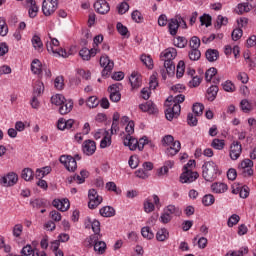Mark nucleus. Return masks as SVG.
<instances>
[{
    "mask_svg": "<svg viewBox=\"0 0 256 256\" xmlns=\"http://www.w3.org/2000/svg\"><path fill=\"white\" fill-rule=\"evenodd\" d=\"M213 193H225L229 187L223 182H216L211 185Z\"/></svg>",
    "mask_w": 256,
    "mask_h": 256,
    "instance_id": "nucleus-22",
    "label": "nucleus"
},
{
    "mask_svg": "<svg viewBox=\"0 0 256 256\" xmlns=\"http://www.w3.org/2000/svg\"><path fill=\"white\" fill-rule=\"evenodd\" d=\"M156 239L160 242L167 241V239H169V230H167L166 228L158 230V232L156 233Z\"/></svg>",
    "mask_w": 256,
    "mask_h": 256,
    "instance_id": "nucleus-29",
    "label": "nucleus"
},
{
    "mask_svg": "<svg viewBox=\"0 0 256 256\" xmlns=\"http://www.w3.org/2000/svg\"><path fill=\"white\" fill-rule=\"evenodd\" d=\"M31 71L34 75H41V61L39 59H34L31 63Z\"/></svg>",
    "mask_w": 256,
    "mask_h": 256,
    "instance_id": "nucleus-32",
    "label": "nucleus"
},
{
    "mask_svg": "<svg viewBox=\"0 0 256 256\" xmlns=\"http://www.w3.org/2000/svg\"><path fill=\"white\" fill-rule=\"evenodd\" d=\"M46 48L48 53H52L53 55H56L58 57H64L67 58L69 57V55H71V53H67V50L60 48V49H54L53 46L51 44H46Z\"/></svg>",
    "mask_w": 256,
    "mask_h": 256,
    "instance_id": "nucleus-16",
    "label": "nucleus"
},
{
    "mask_svg": "<svg viewBox=\"0 0 256 256\" xmlns=\"http://www.w3.org/2000/svg\"><path fill=\"white\" fill-rule=\"evenodd\" d=\"M241 153H243V147L240 142L234 141L230 146V159L232 161H237L239 157H241Z\"/></svg>",
    "mask_w": 256,
    "mask_h": 256,
    "instance_id": "nucleus-11",
    "label": "nucleus"
},
{
    "mask_svg": "<svg viewBox=\"0 0 256 256\" xmlns=\"http://www.w3.org/2000/svg\"><path fill=\"white\" fill-rule=\"evenodd\" d=\"M31 41L36 51H41L43 49V41H41V37L34 35Z\"/></svg>",
    "mask_w": 256,
    "mask_h": 256,
    "instance_id": "nucleus-35",
    "label": "nucleus"
},
{
    "mask_svg": "<svg viewBox=\"0 0 256 256\" xmlns=\"http://www.w3.org/2000/svg\"><path fill=\"white\" fill-rule=\"evenodd\" d=\"M141 234H142V237H144V239H153V237H155V234H153V231H151V228L149 227H143L141 229Z\"/></svg>",
    "mask_w": 256,
    "mask_h": 256,
    "instance_id": "nucleus-46",
    "label": "nucleus"
},
{
    "mask_svg": "<svg viewBox=\"0 0 256 256\" xmlns=\"http://www.w3.org/2000/svg\"><path fill=\"white\" fill-rule=\"evenodd\" d=\"M82 151L84 155H94L97 151V144L93 140H85L82 145Z\"/></svg>",
    "mask_w": 256,
    "mask_h": 256,
    "instance_id": "nucleus-12",
    "label": "nucleus"
},
{
    "mask_svg": "<svg viewBox=\"0 0 256 256\" xmlns=\"http://www.w3.org/2000/svg\"><path fill=\"white\" fill-rule=\"evenodd\" d=\"M94 9L100 15H106L108 11H111V7L105 0H97L94 3Z\"/></svg>",
    "mask_w": 256,
    "mask_h": 256,
    "instance_id": "nucleus-13",
    "label": "nucleus"
},
{
    "mask_svg": "<svg viewBox=\"0 0 256 256\" xmlns=\"http://www.w3.org/2000/svg\"><path fill=\"white\" fill-rule=\"evenodd\" d=\"M116 29L118 33L122 35V37H129V29H127V27L123 25V23L118 22L116 24Z\"/></svg>",
    "mask_w": 256,
    "mask_h": 256,
    "instance_id": "nucleus-42",
    "label": "nucleus"
},
{
    "mask_svg": "<svg viewBox=\"0 0 256 256\" xmlns=\"http://www.w3.org/2000/svg\"><path fill=\"white\" fill-rule=\"evenodd\" d=\"M243 253H249V248H241L239 251H232L231 253H227L225 256H243Z\"/></svg>",
    "mask_w": 256,
    "mask_h": 256,
    "instance_id": "nucleus-64",
    "label": "nucleus"
},
{
    "mask_svg": "<svg viewBox=\"0 0 256 256\" xmlns=\"http://www.w3.org/2000/svg\"><path fill=\"white\" fill-rule=\"evenodd\" d=\"M100 66L103 67L102 77H108V75H111V71H113L115 63L109 59V56H101Z\"/></svg>",
    "mask_w": 256,
    "mask_h": 256,
    "instance_id": "nucleus-7",
    "label": "nucleus"
},
{
    "mask_svg": "<svg viewBox=\"0 0 256 256\" xmlns=\"http://www.w3.org/2000/svg\"><path fill=\"white\" fill-rule=\"evenodd\" d=\"M238 169L241 171V174L243 177H251L253 175V162L251 159L246 158L241 161V163L238 165Z\"/></svg>",
    "mask_w": 256,
    "mask_h": 256,
    "instance_id": "nucleus-9",
    "label": "nucleus"
},
{
    "mask_svg": "<svg viewBox=\"0 0 256 256\" xmlns=\"http://www.w3.org/2000/svg\"><path fill=\"white\" fill-rule=\"evenodd\" d=\"M43 91H45V85L43 82L37 81L34 86L33 96L40 97Z\"/></svg>",
    "mask_w": 256,
    "mask_h": 256,
    "instance_id": "nucleus-33",
    "label": "nucleus"
},
{
    "mask_svg": "<svg viewBox=\"0 0 256 256\" xmlns=\"http://www.w3.org/2000/svg\"><path fill=\"white\" fill-rule=\"evenodd\" d=\"M189 45L191 49H199V47H201V39L197 36H193L190 39Z\"/></svg>",
    "mask_w": 256,
    "mask_h": 256,
    "instance_id": "nucleus-52",
    "label": "nucleus"
},
{
    "mask_svg": "<svg viewBox=\"0 0 256 256\" xmlns=\"http://www.w3.org/2000/svg\"><path fill=\"white\" fill-rule=\"evenodd\" d=\"M30 205L34 209H41V207H45V200L36 198V199L30 201Z\"/></svg>",
    "mask_w": 256,
    "mask_h": 256,
    "instance_id": "nucleus-47",
    "label": "nucleus"
},
{
    "mask_svg": "<svg viewBox=\"0 0 256 256\" xmlns=\"http://www.w3.org/2000/svg\"><path fill=\"white\" fill-rule=\"evenodd\" d=\"M60 115H67L73 111V100H65L64 103L59 107Z\"/></svg>",
    "mask_w": 256,
    "mask_h": 256,
    "instance_id": "nucleus-19",
    "label": "nucleus"
},
{
    "mask_svg": "<svg viewBox=\"0 0 256 256\" xmlns=\"http://www.w3.org/2000/svg\"><path fill=\"white\" fill-rule=\"evenodd\" d=\"M206 59L210 63H214V61H217L219 59V51L215 49H208L206 51Z\"/></svg>",
    "mask_w": 256,
    "mask_h": 256,
    "instance_id": "nucleus-25",
    "label": "nucleus"
},
{
    "mask_svg": "<svg viewBox=\"0 0 256 256\" xmlns=\"http://www.w3.org/2000/svg\"><path fill=\"white\" fill-rule=\"evenodd\" d=\"M21 177L24 181H33V170L31 168H24Z\"/></svg>",
    "mask_w": 256,
    "mask_h": 256,
    "instance_id": "nucleus-39",
    "label": "nucleus"
},
{
    "mask_svg": "<svg viewBox=\"0 0 256 256\" xmlns=\"http://www.w3.org/2000/svg\"><path fill=\"white\" fill-rule=\"evenodd\" d=\"M165 107H168L165 110V117L167 121H173V119H177L181 115V105L180 104H170L165 102Z\"/></svg>",
    "mask_w": 256,
    "mask_h": 256,
    "instance_id": "nucleus-4",
    "label": "nucleus"
},
{
    "mask_svg": "<svg viewBox=\"0 0 256 256\" xmlns=\"http://www.w3.org/2000/svg\"><path fill=\"white\" fill-rule=\"evenodd\" d=\"M131 17L135 23H142L143 22V15L139 10H135L132 12Z\"/></svg>",
    "mask_w": 256,
    "mask_h": 256,
    "instance_id": "nucleus-62",
    "label": "nucleus"
},
{
    "mask_svg": "<svg viewBox=\"0 0 256 256\" xmlns=\"http://www.w3.org/2000/svg\"><path fill=\"white\" fill-rule=\"evenodd\" d=\"M204 109H205V106L201 103H195L192 106V111L196 115V117H201V115H203Z\"/></svg>",
    "mask_w": 256,
    "mask_h": 256,
    "instance_id": "nucleus-41",
    "label": "nucleus"
},
{
    "mask_svg": "<svg viewBox=\"0 0 256 256\" xmlns=\"http://www.w3.org/2000/svg\"><path fill=\"white\" fill-rule=\"evenodd\" d=\"M132 89H139L141 87V75L133 72L129 78Z\"/></svg>",
    "mask_w": 256,
    "mask_h": 256,
    "instance_id": "nucleus-21",
    "label": "nucleus"
},
{
    "mask_svg": "<svg viewBox=\"0 0 256 256\" xmlns=\"http://www.w3.org/2000/svg\"><path fill=\"white\" fill-rule=\"evenodd\" d=\"M211 147L217 149V151H222V149H225V140L215 138L212 140Z\"/></svg>",
    "mask_w": 256,
    "mask_h": 256,
    "instance_id": "nucleus-38",
    "label": "nucleus"
},
{
    "mask_svg": "<svg viewBox=\"0 0 256 256\" xmlns=\"http://www.w3.org/2000/svg\"><path fill=\"white\" fill-rule=\"evenodd\" d=\"M57 7H59L57 0H44L42 3V11L45 17L53 15V13L57 11Z\"/></svg>",
    "mask_w": 256,
    "mask_h": 256,
    "instance_id": "nucleus-8",
    "label": "nucleus"
},
{
    "mask_svg": "<svg viewBox=\"0 0 256 256\" xmlns=\"http://www.w3.org/2000/svg\"><path fill=\"white\" fill-rule=\"evenodd\" d=\"M49 173H51L50 166L43 167L42 169H37L36 170V179H43V177L49 175Z\"/></svg>",
    "mask_w": 256,
    "mask_h": 256,
    "instance_id": "nucleus-36",
    "label": "nucleus"
},
{
    "mask_svg": "<svg viewBox=\"0 0 256 256\" xmlns=\"http://www.w3.org/2000/svg\"><path fill=\"white\" fill-rule=\"evenodd\" d=\"M217 75V68L212 67L208 69L205 73V79L208 83H210L211 79H213Z\"/></svg>",
    "mask_w": 256,
    "mask_h": 256,
    "instance_id": "nucleus-51",
    "label": "nucleus"
},
{
    "mask_svg": "<svg viewBox=\"0 0 256 256\" xmlns=\"http://www.w3.org/2000/svg\"><path fill=\"white\" fill-rule=\"evenodd\" d=\"M183 173L180 175V183H193L199 179V173L188 169L187 166L183 167Z\"/></svg>",
    "mask_w": 256,
    "mask_h": 256,
    "instance_id": "nucleus-6",
    "label": "nucleus"
},
{
    "mask_svg": "<svg viewBox=\"0 0 256 256\" xmlns=\"http://www.w3.org/2000/svg\"><path fill=\"white\" fill-rule=\"evenodd\" d=\"M175 57H177V49L175 48H167L160 54L168 75H175V62H173Z\"/></svg>",
    "mask_w": 256,
    "mask_h": 256,
    "instance_id": "nucleus-1",
    "label": "nucleus"
},
{
    "mask_svg": "<svg viewBox=\"0 0 256 256\" xmlns=\"http://www.w3.org/2000/svg\"><path fill=\"white\" fill-rule=\"evenodd\" d=\"M100 215L102 217H114L115 208H113L111 206H104L100 209Z\"/></svg>",
    "mask_w": 256,
    "mask_h": 256,
    "instance_id": "nucleus-28",
    "label": "nucleus"
},
{
    "mask_svg": "<svg viewBox=\"0 0 256 256\" xmlns=\"http://www.w3.org/2000/svg\"><path fill=\"white\" fill-rule=\"evenodd\" d=\"M190 61H199L201 59V51L199 48H191V51L188 53Z\"/></svg>",
    "mask_w": 256,
    "mask_h": 256,
    "instance_id": "nucleus-34",
    "label": "nucleus"
},
{
    "mask_svg": "<svg viewBox=\"0 0 256 256\" xmlns=\"http://www.w3.org/2000/svg\"><path fill=\"white\" fill-rule=\"evenodd\" d=\"M222 87L224 89V91H226L227 93H233L235 92V84H233V82H231L230 80H227L226 82H224L222 84Z\"/></svg>",
    "mask_w": 256,
    "mask_h": 256,
    "instance_id": "nucleus-50",
    "label": "nucleus"
},
{
    "mask_svg": "<svg viewBox=\"0 0 256 256\" xmlns=\"http://www.w3.org/2000/svg\"><path fill=\"white\" fill-rule=\"evenodd\" d=\"M59 161L67 171L75 173L77 171V161H81V156L79 154H76L74 157L71 155H61Z\"/></svg>",
    "mask_w": 256,
    "mask_h": 256,
    "instance_id": "nucleus-3",
    "label": "nucleus"
},
{
    "mask_svg": "<svg viewBox=\"0 0 256 256\" xmlns=\"http://www.w3.org/2000/svg\"><path fill=\"white\" fill-rule=\"evenodd\" d=\"M9 33V27L7 26V22L5 18L0 17V35L1 37H5Z\"/></svg>",
    "mask_w": 256,
    "mask_h": 256,
    "instance_id": "nucleus-40",
    "label": "nucleus"
},
{
    "mask_svg": "<svg viewBox=\"0 0 256 256\" xmlns=\"http://www.w3.org/2000/svg\"><path fill=\"white\" fill-rule=\"evenodd\" d=\"M202 203L203 205H205V207H209L213 205V203H215V196H213V194H206L202 198Z\"/></svg>",
    "mask_w": 256,
    "mask_h": 256,
    "instance_id": "nucleus-45",
    "label": "nucleus"
},
{
    "mask_svg": "<svg viewBox=\"0 0 256 256\" xmlns=\"http://www.w3.org/2000/svg\"><path fill=\"white\" fill-rule=\"evenodd\" d=\"M94 251L99 253V255H103L105 253V249H107V244L104 241L96 242L94 245Z\"/></svg>",
    "mask_w": 256,
    "mask_h": 256,
    "instance_id": "nucleus-37",
    "label": "nucleus"
},
{
    "mask_svg": "<svg viewBox=\"0 0 256 256\" xmlns=\"http://www.w3.org/2000/svg\"><path fill=\"white\" fill-rule=\"evenodd\" d=\"M13 236L16 238L21 237L23 233V224H16L12 229Z\"/></svg>",
    "mask_w": 256,
    "mask_h": 256,
    "instance_id": "nucleus-55",
    "label": "nucleus"
},
{
    "mask_svg": "<svg viewBox=\"0 0 256 256\" xmlns=\"http://www.w3.org/2000/svg\"><path fill=\"white\" fill-rule=\"evenodd\" d=\"M87 107L90 109H95V107H98L99 105V100L95 96H90L88 100L86 101Z\"/></svg>",
    "mask_w": 256,
    "mask_h": 256,
    "instance_id": "nucleus-48",
    "label": "nucleus"
},
{
    "mask_svg": "<svg viewBox=\"0 0 256 256\" xmlns=\"http://www.w3.org/2000/svg\"><path fill=\"white\" fill-rule=\"evenodd\" d=\"M187 123L190 127H197V123H199V120H197V117H195L193 113H188Z\"/></svg>",
    "mask_w": 256,
    "mask_h": 256,
    "instance_id": "nucleus-56",
    "label": "nucleus"
},
{
    "mask_svg": "<svg viewBox=\"0 0 256 256\" xmlns=\"http://www.w3.org/2000/svg\"><path fill=\"white\" fill-rule=\"evenodd\" d=\"M64 85L65 84H64L63 76H58L55 78V80H54L55 89H58V91H61V89H63Z\"/></svg>",
    "mask_w": 256,
    "mask_h": 256,
    "instance_id": "nucleus-61",
    "label": "nucleus"
},
{
    "mask_svg": "<svg viewBox=\"0 0 256 256\" xmlns=\"http://www.w3.org/2000/svg\"><path fill=\"white\" fill-rule=\"evenodd\" d=\"M123 143L125 147H129L130 151H135L139 145V141L131 135H126Z\"/></svg>",
    "mask_w": 256,
    "mask_h": 256,
    "instance_id": "nucleus-17",
    "label": "nucleus"
},
{
    "mask_svg": "<svg viewBox=\"0 0 256 256\" xmlns=\"http://www.w3.org/2000/svg\"><path fill=\"white\" fill-rule=\"evenodd\" d=\"M239 221H241V217H239V215L237 214H233L229 219H228V227H233L235 225H237V223H239Z\"/></svg>",
    "mask_w": 256,
    "mask_h": 256,
    "instance_id": "nucleus-58",
    "label": "nucleus"
},
{
    "mask_svg": "<svg viewBox=\"0 0 256 256\" xmlns=\"http://www.w3.org/2000/svg\"><path fill=\"white\" fill-rule=\"evenodd\" d=\"M88 223H90L94 233H101V222H99V220L92 221L91 218H88Z\"/></svg>",
    "mask_w": 256,
    "mask_h": 256,
    "instance_id": "nucleus-44",
    "label": "nucleus"
},
{
    "mask_svg": "<svg viewBox=\"0 0 256 256\" xmlns=\"http://www.w3.org/2000/svg\"><path fill=\"white\" fill-rule=\"evenodd\" d=\"M231 36H232V40H233V41H239V39H240L241 37H243V29H241V28H236V29H234V30L232 31Z\"/></svg>",
    "mask_w": 256,
    "mask_h": 256,
    "instance_id": "nucleus-59",
    "label": "nucleus"
},
{
    "mask_svg": "<svg viewBox=\"0 0 256 256\" xmlns=\"http://www.w3.org/2000/svg\"><path fill=\"white\" fill-rule=\"evenodd\" d=\"M174 45L179 49H183L187 45V39L184 37H178L174 40Z\"/></svg>",
    "mask_w": 256,
    "mask_h": 256,
    "instance_id": "nucleus-57",
    "label": "nucleus"
},
{
    "mask_svg": "<svg viewBox=\"0 0 256 256\" xmlns=\"http://www.w3.org/2000/svg\"><path fill=\"white\" fill-rule=\"evenodd\" d=\"M217 93H219V87L217 85L210 86L206 95L208 101H215L217 98Z\"/></svg>",
    "mask_w": 256,
    "mask_h": 256,
    "instance_id": "nucleus-23",
    "label": "nucleus"
},
{
    "mask_svg": "<svg viewBox=\"0 0 256 256\" xmlns=\"http://www.w3.org/2000/svg\"><path fill=\"white\" fill-rule=\"evenodd\" d=\"M164 212H166L168 215H176V217H179L181 215V209L175 205H168Z\"/></svg>",
    "mask_w": 256,
    "mask_h": 256,
    "instance_id": "nucleus-31",
    "label": "nucleus"
},
{
    "mask_svg": "<svg viewBox=\"0 0 256 256\" xmlns=\"http://www.w3.org/2000/svg\"><path fill=\"white\" fill-rule=\"evenodd\" d=\"M89 53V49L85 47L80 50L79 55L83 61H89L91 59V55Z\"/></svg>",
    "mask_w": 256,
    "mask_h": 256,
    "instance_id": "nucleus-63",
    "label": "nucleus"
},
{
    "mask_svg": "<svg viewBox=\"0 0 256 256\" xmlns=\"http://www.w3.org/2000/svg\"><path fill=\"white\" fill-rule=\"evenodd\" d=\"M175 165V162L168 160L164 163L163 167L159 168L157 170L158 177H163V171L164 173H169V169H173V166Z\"/></svg>",
    "mask_w": 256,
    "mask_h": 256,
    "instance_id": "nucleus-24",
    "label": "nucleus"
},
{
    "mask_svg": "<svg viewBox=\"0 0 256 256\" xmlns=\"http://www.w3.org/2000/svg\"><path fill=\"white\" fill-rule=\"evenodd\" d=\"M179 151H181V142L179 140H176L168 146L166 153L167 155H170V157H174V155H177Z\"/></svg>",
    "mask_w": 256,
    "mask_h": 256,
    "instance_id": "nucleus-18",
    "label": "nucleus"
},
{
    "mask_svg": "<svg viewBox=\"0 0 256 256\" xmlns=\"http://www.w3.org/2000/svg\"><path fill=\"white\" fill-rule=\"evenodd\" d=\"M101 149H106V147H111V136H109V132H106V136L100 142Z\"/></svg>",
    "mask_w": 256,
    "mask_h": 256,
    "instance_id": "nucleus-49",
    "label": "nucleus"
},
{
    "mask_svg": "<svg viewBox=\"0 0 256 256\" xmlns=\"http://www.w3.org/2000/svg\"><path fill=\"white\" fill-rule=\"evenodd\" d=\"M17 181H19L17 173L9 172L6 176L1 178L0 183L3 187H13L14 185H17Z\"/></svg>",
    "mask_w": 256,
    "mask_h": 256,
    "instance_id": "nucleus-10",
    "label": "nucleus"
},
{
    "mask_svg": "<svg viewBox=\"0 0 256 256\" xmlns=\"http://www.w3.org/2000/svg\"><path fill=\"white\" fill-rule=\"evenodd\" d=\"M183 101H185V95L183 94H179L175 97L169 96L166 99V102L170 103V105H179L180 103H183Z\"/></svg>",
    "mask_w": 256,
    "mask_h": 256,
    "instance_id": "nucleus-27",
    "label": "nucleus"
},
{
    "mask_svg": "<svg viewBox=\"0 0 256 256\" xmlns=\"http://www.w3.org/2000/svg\"><path fill=\"white\" fill-rule=\"evenodd\" d=\"M179 27H180L179 20H177L176 18H171L168 21L169 33L173 37H175V35H177V31H179Z\"/></svg>",
    "mask_w": 256,
    "mask_h": 256,
    "instance_id": "nucleus-20",
    "label": "nucleus"
},
{
    "mask_svg": "<svg viewBox=\"0 0 256 256\" xmlns=\"http://www.w3.org/2000/svg\"><path fill=\"white\" fill-rule=\"evenodd\" d=\"M219 175V166L213 161H207L202 165V177L209 183H213L214 179H217Z\"/></svg>",
    "mask_w": 256,
    "mask_h": 256,
    "instance_id": "nucleus-2",
    "label": "nucleus"
},
{
    "mask_svg": "<svg viewBox=\"0 0 256 256\" xmlns=\"http://www.w3.org/2000/svg\"><path fill=\"white\" fill-rule=\"evenodd\" d=\"M53 207H55L56 209H58V211H68L69 207H71V204L69 203V199L64 198L62 200L60 199H54L52 202Z\"/></svg>",
    "mask_w": 256,
    "mask_h": 256,
    "instance_id": "nucleus-14",
    "label": "nucleus"
},
{
    "mask_svg": "<svg viewBox=\"0 0 256 256\" xmlns=\"http://www.w3.org/2000/svg\"><path fill=\"white\" fill-rule=\"evenodd\" d=\"M240 107L244 113H249L251 111V103H249V100L243 99L240 102Z\"/></svg>",
    "mask_w": 256,
    "mask_h": 256,
    "instance_id": "nucleus-60",
    "label": "nucleus"
},
{
    "mask_svg": "<svg viewBox=\"0 0 256 256\" xmlns=\"http://www.w3.org/2000/svg\"><path fill=\"white\" fill-rule=\"evenodd\" d=\"M140 59L142 63L148 67V69H153V58H151V56L143 54Z\"/></svg>",
    "mask_w": 256,
    "mask_h": 256,
    "instance_id": "nucleus-53",
    "label": "nucleus"
},
{
    "mask_svg": "<svg viewBox=\"0 0 256 256\" xmlns=\"http://www.w3.org/2000/svg\"><path fill=\"white\" fill-rule=\"evenodd\" d=\"M139 109L143 111L144 113H149L150 115H155V113H159V110L157 109V106L153 101H148L144 104L139 105Z\"/></svg>",
    "mask_w": 256,
    "mask_h": 256,
    "instance_id": "nucleus-15",
    "label": "nucleus"
},
{
    "mask_svg": "<svg viewBox=\"0 0 256 256\" xmlns=\"http://www.w3.org/2000/svg\"><path fill=\"white\" fill-rule=\"evenodd\" d=\"M227 23H229V19L227 17H224L223 15H218L215 29H220L221 27L227 25Z\"/></svg>",
    "mask_w": 256,
    "mask_h": 256,
    "instance_id": "nucleus-43",
    "label": "nucleus"
},
{
    "mask_svg": "<svg viewBox=\"0 0 256 256\" xmlns=\"http://www.w3.org/2000/svg\"><path fill=\"white\" fill-rule=\"evenodd\" d=\"M249 11H251V5L247 2L238 4L237 8L235 9L237 15H243V13H249Z\"/></svg>",
    "mask_w": 256,
    "mask_h": 256,
    "instance_id": "nucleus-26",
    "label": "nucleus"
},
{
    "mask_svg": "<svg viewBox=\"0 0 256 256\" xmlns=\"http://www.w3.org/2000/svg\"><path fill=\"white\" fill-rule=\"evenodd\" d=\"M67 99H65V96L61 94H56L51 97V103L52 105H56L57 107H61L63 103H65Z\"/></svg>",
    "mask_w": 256,
    "mask_h": 256,
    "instance_id": "nucleus-30",
    "label": "nucleus"
},
{
    "mask_svg": "<svg viewBox=\"0 0 256 256\" xmlns=\"http://www.w3.org/2000/svg\"><path fill=\"white\" fill-rule=\"evenodd\" d=\"M211 15L209 14H204L200 17V23L201 25H205V27H211Z\"/></svg>",
    "mask_w": 256,
    "mask_h": 256,
    "instance_id": "nucleus-54",
    "label": "nucleus"
},
{
    "mask_svg": "<svg viewBox=\"0 0 256 256\" xmlns=\"http://www.w3.org/2000/svg\"><path fill=\"white\" fill-rule=\"evenodd\" d=\"M88 199L89 209H97V207L100 206L101 203H103V196L99 195V193H97V190L93 188L88 191Z\"/></svg>",
    "mask_w": 256,
    "mask_h": 256,
    "instance_id": "nucleus-5",
    "label": "nucleus"
}]
</instances>
